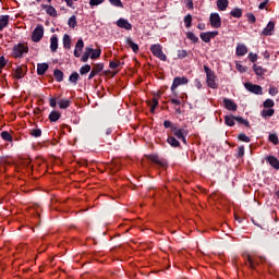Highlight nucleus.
I'll return each instance as SVG.
<instances>
[{
    "label": "nucleus",
    "instance_id": "1",
    "mask_svg": "<svg viewBox=\"0 0 279 279\" xmlns=\"http://www.w3.org/2000/svg\"><path fill=\"white\" fill-rule=\"evenodd\" d=\"M163 128H166V130L170 129V134L186 145V136H189V131H185L184 129H178V126H175L173 122L169 120L163 121Z\"/></svg>",
    "mask_w": 279,
    "mask_h": 279
},
{
    "label": "nucleus",
    "instance_id": "2",
    "mask_svg": "<svg viewBox=\"0 0 279 279\" xmlns=\"http://www.w3.org/2000/svg\"><path fill=\"white\" fill-rule=\"evenodd\" d=\"M205 73H206V82H207V86L209 88H218L217 82L215 80H217V76L215 75V72L208 68V65H204L203 66Z\"/></svg>",
    "mask_w": 279,
    "mask_h": 279
},
{
    "label": "nucleus",
    "instance_id": "3",
    "mask_svg": "<svg viewBox=\"0 0 279 279\" xmlns=\"http://www.w3.org/2000/svg\"><path fill=\"white\" fill-rule=\"evenodd\" d=\"M150 52L155 58H159L162 62H167V54L162 52V46L160 44H154L150 46Z\"/></svg>",
    "mask_w": 279,
    "mask_h": 279
},
{
    "label": "nucleus",
    "instance_id": "4",
    "mask_svg": "<svg viewBox=\"0 0 279 279\" xmlns=\"http://www.w3.org/2000/svg\"><path fill=\"white\" fill-rule=\"evenodd\" d=\"M184 84H189V78H186L184 76L183 77L177 76L173 78V82L171 85V92L174 97H178V92L175 90V88H178V86H182Z\"/></svg>",
    "mask_w": 279,
    "mask_h": 279
},
{
    "label": "nucleus",
    "instance_id": "5",
    "mask_svg": "<svg viewBox=\"0 0 279 279\" xmlns=\"http://www.w3.org/2000/svg\"><path fill=\"white\" fill-rule=\"evenodd\" d=\"M43 36H45V26L39 24L33 31V34H32L33 43H40V40H43Z\"/></svg>",
    "mask_w": 279,
    "mask_h": 279
},
{
    "label": "nucleus",
    "instance_id": "6",
    "mask_svg": "<svg viewBox=\"0 0 279 279\" xmlns=\"http://www.w3.org/2000/svg\"><path fill=\"white\" fill-rule=\"evenodd\" d=\"M29 47L25 44H17L13 47V58H23V53H27Z\"/></svg>",
    "mask_w": 279,
    "mask_h": 279
},
{
    "label": "nucleus",
    "instance_id": "7",
    "mask_svg": "<svg viewBox=\"0 0 279 279\" xmlns=\"http://www.w3.org/2000/svg\"><path fill=\"white\" fill-rule=\"evenodd\" d=\"M244 88L253 95H263V87L260 85L252 84L251 82L244 84Z\"/></svg>",
    "mask_w": 279,
    "mask_h": 279
},
{
    "label": "nucleus",
    "instance_id": "8",
    "mask_svg": "<svg viewBox=\"0 0 279 279\" xmlns=\"http://www.w3.org/2000/svg\"><path fill=\"white\" fill-rule=\"evenodd\" d=\"M13 72V77L15 80H23L27 73V65H17Z\"/></svg>",
    "mask_w": 279,
    "mask_h": 279
},
{
    "label": "nucleus",
    "instance_id": "9",
    "mask_svg": "<svg viewBox=\"0 0 279 279\" xmlns=\"http://www.w3.org/2000/svg\"><path fill=\"white\" fill-rule=\"evenodd\" d=\"M209 21L214 29H219V27H221V16H219V13H211L209 16Z\"/></svg>",
    "mask_w": 279,
    "mask_h": 279
},
{
    "label": "nucleus",
    "instance_id": "10",
    "mask_svg": "<svg viewBox=\"0 0 279 279\" xmlns=\"http://www.w3.org/2000/svg\"><path fill=\"white\" fill-rule=\"evenodd\" d=\"M101 71H104V63L94 64V66L92 68V71L88 75V80H93V77H95L96 75H99V73H101Z\"/></svg>",
    "mask_w": 279,
    "mask_h": 279
},
{
    "label": "nucleus",
    "instance_id": "11",
    "mask_svg": "<svg viewBox=\"0 0 279 279\" xmlns=\"http://www.w3.org/2000/svg\"><path fill=\"white\" fill-rule=\"evenodd\" d=\"M223 104H225V108L227 110H231L232 112H236V110L239 109V106L236 105V102H234L230 98H225Z\"/></svg>",
    "mask_w": 279,
    "mask_h": 279
},
{
    "label": "nucleus",
    "instance_id": "12",
    "mask_svg": "<svg viewBox=\"0 0 279 279\" xmlns=\"http://www.w3.org/2000/svg\"><path fill=\"white\" fill-rule=\"evenodd\" d=\"M116 25H118L121 29H126V32H130V29H132V24L123 17L119 19L116 22Z\"/></svg>",
    "mask_w": 279,
    "mask_h": 279
},
{
    "label": "nucleus",
    "instance_id": "13",
    "mask_svg": "<svg viewBox=\"0 0 279 279\" xmlns=\"http://www.w3.org/2000/svg\"><path fill=\"white\" fill-rule=\"evenodd\" d=\"M276 23L274 21L268 22L267 26L263 31L264 36H272Z\"/></svg>",
    "mask_w": 279,
    "mask_h": 279
},
{
    "label": "nucleus",
    "instance_id": "14",
    "mask_svg": "<svg viewBox=\"0 0 279 279\" xmlns=\"http://www.w3.org/2000/svg\"><path fill=\"white\" fill-rule=\"evenodd\" d=\"M83 49H84V40L78 39L74 49V58H80V56H82L81 51H83Z\"/></svg>",
    "mask_w": 279,
    "mask_h": 279
},
{
    "label": "nucleus",
    "instance_id": "15",
    "mask_svg": "<svg viewBox=\"0 0 279 279\" xmlns=\"http://www.w3.org/2000/svg\"><path fill=\"white\" fill-rule=\"evenodd\" d=\"M167 143L168 145H170V147H173V148L180 147V141H178L175 136L171 135V133H168Z\"/></svg>",
    "mask_w": 279,
    "mask_h": 279
},
{
    "label": "nucleus",
    "instance_id": "16",
    "mask_svg": "<svg viewBox=\"0 0 279 279\" xmlns=\"http://www.w3.org/2000/svg\"><path fill=\"white\" fill-rule=\"evenodd\" d=\"M149 160L157 165V167H167V162L165 160H160L157 155H149Z\"/></svg>",
    "mask_w": 279,
    "mask_h": 279
},
{
    "label": "nucleus",
    "instance_id": "17",
    "mask_svg": "<svg viewBox=\"0 0 279 279\" xmlns=\"http://www.w3.org/2000/svg\"><path fill=\"white\" fill-rule=\"evenodd\" d=\"M41 10H46L49 16H58V11L52 5L41 4Z\"/></svg>",
    "mask_w": 279,
    "mask_h": 279
},
{
    "label": "nucleus",
    "instance_id": "18",
    "mask_svg": "<svg viewBox=\"0 0 279 279\" xmlns=\"http://www.w3.org/2000/svg\"><path fill=\"white\" fill-rule=\"evenodd\" d=\"M125 44L128 45V47H130V49H132V51H133L134 53H138L140 47L137 46L136 43H134V41L132 40V38L126 37V38H125Z\"/></svg>",
    "mask_w": 279,
    "mask_h": 279
},
{
    "label": "nucleus",
    "instance_id": "19",
    "mask_svg": "<svg viewBox=\"0 0 279 279\" xmlns=\"http://www.w3.org/2000/svg\"><path fill=\"white\" fill-rule=\"evenodd\" d=\"M266 160L269 162L270 167L275 168L276 171L279 170V160L275 156L269 155L266 157Z\"/></svg>",
    "mask_w": 279,
    "mask_h": 279
},
{
    "label": "nucleus",
    "instance_id": "20",
    "mask_svg": "<svg viewBox=\"0 0 279 279\" xmlns=\"http://www.w3.org/2000/svg\"><path fill=\"white\" fill-rule=\"evenodd\" d=\"M50 51L56 53L58 51V35H52L50 38Z\"/></svg>",
    "mask_w": 279,
    "mask_h": 279
},
{
    "label": "nucleus",
    "instance_id": "21",
    "mask_svg": "<svg viewBox=\"0 0 279 279\" xmlns=\"http://www.w3.org/2000/svg\"><path fill=\"white\" fill-rule=\"evenodd\" d=\"M10 23V15H1L0 16V32H3L8 24Z\"/></svg>",
    "mask_w": 279,
    "mask_h": 279
},
{
    "label": "nucleus",
    "instance_id": "22",
    "mask_svg": "<svg viewBox=\"0 0 279 279\" xmlns=\"http://www.w3.org/2000/svg\"><path fill=\"white\" fill-rule=\"evenodd\" d=\"M236 56H245L247 53V46L245 44H238L235 49Z\"/></svg>",
    "mask_w": 279,
    "mask_h": 279
},
{
    "label": "nucleus",
    "instance_id": "23",
    "mask_svg": "<svg viewBox=\"0 0 279 279\" xmlns=\"http://www.w3.org/2000/svg\"><path fill=\"white\" fill-rule=\"evenodd\" d=\"M258 262L254 260L251 255H246L245 266L250 267L251 269H256Z\"/></svg>",
    "mask_w": 279,
    "mask_h": 279
},
{
    "label": "nucleus",
    "instance_id": "24",
    "mask_svg": "<svg viewBox=\"0 0 279 279\" xmlns=\"http://www.w3.org/2000/svg\"><path fill=\"white\" fill-rule=\"evenodd\" d=\"M60 117H62V113H60V111L53 110L49 113L48 119L50 123H56V121H58Z\"/></svg>",
    "mask_w": 279,
    "mask_h": 279
},
{
    "label": "nucleus",
    "instance_id": "25",
    "mask_svg": "<svg viewBox=\"0 0 279 279\" xmlns=\"http://www.w3.org/2000/svg\"><path fill=\"white\" fill-rule=\"evenodd\" d=\"M49 70V64L47 63H38L37 64V75H45Z\"/></svg>",
    "mask_w": 279,
    "mask_h": 279
},
{
    "label": "nucleus",
    "instance_id": "26",
    "mask_svg": "<svg viewBox=\"0 0 279 279\" xmlns=\"http://www.w3.org/2000/svg\"><path fill=\"white\" fill-rule=\"evenodd\" d=\"M230 4V1L228 0H217V7L220 12H226L228 10V5Z\"/></svg>",
    "mask_w": 279,
    "mask_h": 279
},
{
    "label": "nucleus",
    "instance_id": "27",
    "mask_svg": "<svg viewBox=\"0 0 279 279\" xmlns=\"http://www.w3.org/2000/svg\"><path fill=\"white\" fill-rule=\"evenodd\" d=\"M57 104L61 110H66V108H69L71 106V100H69L66 98H62V99L58 100Z\"/></svg>",
    "mask_w": 279,
    "mask_h": 279
},
{
    "label": "nucleus",
    "instance_id": "28",
    "mask_svg": "<svg viewBox=\"0 0 279 279\" xmlns=\"http://www.w3.org/2000/svg\"><path fill=\"white\" fill-rule=\"evenodd\" d=\"M253 70H254L255 75H258L260 77H263V75H265V73H267V69H264L263 66L257 65V64L253 65Z\"/></svg>",
    "mask_w": 279,
    "mask_h": 279
},
{
    "label": "nucleus",
    "instance_id": "29",
    "mask_svg": "<svg viewBox=\"0 0 279 279\" xmlns=\"http://www.w3.org/2000/svg\"><path fill=\"white\" fill-rule=\"evenodd\" d=\"M53 77H54L56 82H64V72H62L59 69H54Z\"/></svg>",
    "mask_w": 279,
    "mask_h": 279
},
{
    "label": "nucleus",
    "instance_id": "30",
    "mask_svg": "<svg viewBox=\"0 0 279 279\" xmlns=\"http://www.w3.org/2000/svg\"><path fill=\"white\" fill-rule=\"evenodd\" d=\"M90 53H93V48L86 47L85 52L81 58V62H88V58H90Z\"/></svg>",
    "mask_w": 279,
    "mask_h": 279
},
{
    "label": "nucleus",
    "instance_id": "31",
    "mask_svg": "<svg viewBox=\"0 0 279 279\" xmlns=\"http://www.w3.org/2000/svg\"><path fill=\"white\" fill-rule=\"evenodd\" d=\"M234 121H236V117H234V116H225V123L229 128H233Z\"/></svg>",
    "mask_w": 279,
    "mask_h": 279
},
{
    "label": "nucleus",
    "instance_id": "32",
    "mask_svg": "<svg viewBox=\"0 0 279 279\" xmlns=\"http://www.w3.org/2000/svg\"><path fill=\"white\" fill-rule=\"evenodd\" d=\"M68 25H69V27H71L72 29H75V27H77V16L72 15V16L68 20Z\"/></svg>",
    "mask_w": 279,
    "mask_h": 279
},
{
    "label": "nucleus",
    "instance_id": "33",
    "mask_svg": "<svg viewBox=\"0 0 279 279\" xmlns=\"http://www.w3.org/2000/svg\"><path fill=\"white\" fill-rule=\"evenodd\" d=\"M63 47L64 49H71V36L69 34L63 35Z\"/></svg>",
    "mask_w": 279,
    "mask_h": 279
},
{
    "label": "nucleus",
    "instance_id": "34",
    "mask_svg": "<svg viewBox=\"0 0 279 279\" xmlns=\"http://www.w3.org/2000/svg\"><path fill=\"white\" fill-rule=\"evenodd\" d=\"M230 14L233 19H241V16H243V10L235 8L230 12Z\"/></svg>",
    "mask_w": 279,
    "mask_h": 279
},
{
    "label": "nucleus",
    "instance_id": "35",
    "mask_svg": "<svg viewBox=\"0 0 279 279\" xmlns=\"http://www.w3.org/2000/svg\"><path fill=\"white\" fill-rule=\"evenodd\" d=\"M1 138L4 140L7 143H12V141H13L12 134H10V132H8V131L1 132Z\"/></svg>",
    "mask_w": 279,
    "mask_h": 279
},
{
    "label": "nucleus",
    "instance_id": "36",
    "mask_svg": "<svg viewBox=\"0 0 279 279\" xmlns=\"http://www.w3.org/2000/svg\"><path fill=\"white\" fill-rule=\"evenodd\" d=\"M29 134L34 138H40V136H43V130H40V129H32Z\"/></svg>",
    "mask_w": 279,
    "mask_h": 279
},
{
    "label": "nucleus",
    "instance_id": "37",
    "mask_svg": "<svg viewBox=\"0 0 279 279\" xmlns=\"http://www.w3.org/2000/svg\"><path fill=\"white\" fill-rule=\"evenodd\" d=\"M275 113H276V110H274L272 108L264 109L262 111V117H264V119H266V117H274Z\"/></svg>",
    "mask_w": 279,
    "mask_h": 279
},
{
    "label": "nucleus",
    "instance_id": "38",
    "mask_svg": "<svg viewBox=\"0 0 279 279\" xmlns=\"http://www.w3.org/2000/svg\"><path fill=\"white\" fill-rule=\"evenodd\" d=\"M186 38H189V40H192L194 44L199 43V37L195 36V33L193 32H187Z\"/></svg>",
    "mask_w": 279,
    "mask_h": 279
},
{
    "label": "nucleus",
    "instance_id": "39",
    "mask_svg": "<svg viewBox=\"0 0 279 279\" xmlns=\"http://www.w3.org/2000/svg\"><path fill=\"white\" fill-rule=\"evenodd\" d=\"M78 80H80V74L77 72H73L69 77V82H71L72 84H77Z\"/></svg>",
    "mask_w": 279,
    "mask_h": 279
},
{
    "label": "nucleus",
    "instance_id": "40",
    "mask_svg": "<svg viewBox=\"0 0 279 279\" xmlns=\"http://www.w3.org/2000/svg\"><path fill=\"white\" fill-rule=\"evenodd\" d=\"M101 57V49H93L90 53V60H97V58Z\"/></svg>",
    "mask_w": 279,
    "mask_h": 279
},
{
    "label": "nucleus",
    "instance_id": "41",
    "mask_svg": "<svg viewBox=\"0 0 279 279\" xmlns=\"http://www.w3.org/2000/svg\"><path fill=\"white\" fill-rule=\"evenodd\" d=\"M235 121L241 123V125H245V128H250V121L245 120L243 117H235Z\"/></svg>",
    "mask_w": 279,
    "mask_h": 279
},
{
    "label": "nucleus",
    "instance_id": "42",
    "mask_svg": "<svg viewBox=\"0 0 279 279\" xmlns=\"http://www.w3.org/2000/svg\"><path fill=\"white\" fill-rule=\"evenodd\" d=\"M90 69H92L90 64H85V65L81 66L80 73L82 75H86L87 73H90Z\"/></svg>",
    "mask_w": 279,
    "mask_h": 279
},
{
    "label": "nucleus",
    "instance_id": "43",
    "mask_svg": "<svg viewBox=\"0 0 279 279\" xmlns=\"http://www.w3.org/2000/svg\"><path fill=\"white\" fill-rule=\"evenodd\" d=\"M268 138H269L270 143H272L274 145H278L279 138L276 133H270Z\"/></svg>",
    "mask_w": 279,
    "mask_h": 279
},
{
    "label": "nucleus",
    "instance_id": "44",
    "mask_svg": "<svg viewBox=\"0 0 279 279\" xmlns=\"http://www.w3.org/2000/svg\"><path fill=\"white\" fill-rule=\"evenodd\" d=\"M201 39L203 40V43H210L211 38L208 32L206 33H201Z\"/></svg>",
    "mask_w": 279,
    "mask_h": 279
},
{
    "label": "nucleus",
    "instance_id": "45",
    "mask_svg": "<svg viewBox=\"0 0 279 279\" xmlns=\"http://www.w3.org/2000/svg\"><path fill=\"white\" fill-rule=\"evenodd\" d=\"M238 138L242 143H250V141H251L250 136H247L245 133L239 134Z\"/></svg>",
    "mask_w": 279,
    "mask_h": 279
},
{
    "label": "nucleus",
    "instance_id": "46",
    "mask_svg": "<svg viewBox=\"0 0 279 279\" xmlns=\"http://www.w3.org/2000/svg\"><path fill=\"white\" fill-rule=\"evenodd\" d=\"M274 106H276V102L272 99L268 98L264 101V108H274Z\"/></svg>",
    "mask_w": 279,
    "mask_h": 279
},
{
    "label": "nucleus",
    "instance_id": "47",
    "mask_svg": "<svg viewBox=\"0 0 279 279\" xmlns=\"http://www.w3.org/2000/svg\"><path fill=\"white\" fill-rule=\"evenodd\" d=\"M191 23H193V16H191V14H187V15L184 17L185 27H191Z\"/></svg>",
    "mask_w": 279,
    "mask_h": 279
},
{
    "label": "nucleus",
    "instance_id": "48",
    "mask_svg": "<svg viewBox=\"0 0 279 279\" xmlns=\"http://www.w3.org/2000/svg\"><path fill=\"white\" fill-rule=\"evenodd\" d=\"M189 56V51L186 50H178V58L179 60H184Z\"/></svg>",
    "mask_w": 279,
    "mask_h": 279
},
{
    "label": "nucleus",
    "instance_id": "49",
    "mask_svg": "<svg viewBox=\"0 0 279 279\" xmlns=\"http://www.w3.org/2000/svg\"><path fill=\"white\" fill-rule=\"evenodd\" d=\"M109 3L116 8H123V2H121V0H109Z\"/></svg>",
    "mask_w": 279,
    "mask_h": 279
},
{
    "label": "nucleus",
    "instance_id": "50",
    "mask_svg": "<svg viewBox=\"0 0 279 279\" xmlns=\"http://www.w3.org/2000/svg\"><path fill=\"white\" fill-rule=\"evenodd\" d=\"M106 0H89L90 8H95V5H101Z\"/></svg>",
    "mask_w": 279,
    "mask_h": 279
},
{
    "label": "nucleus",
    "instance_id": "51",
    "mask_svg": "<svg viewBox=\"0 0 279 279\" xmlns=\"http://www.w3.org/2000/svg\"><path fill=\"white\" fill-rule=\"evenodd\" d=\"M248 60L250 62H256L258 60V54L254 53V52H250L248 53Z\"/></svg>",
    "mask_w": 279,
    "mask_h": 279
},
{
    "label": "nucleus",
    "instance_id": "52",
    "mask_svg": "<svg viewBox=\"0 0 279 279\" xmlns=\"http://www.w3.org/2000/svg\"><path fill=\"white\" fill-rule=\"evenodd\" d=\"M235 68L240 73H247V66H243L241 63H236Z\"/></svg>",
    "mask_w": 279,
    "mask_h": 279
},
{
    "label": "nucleus",
    "instance_id": "53",
    "mask_svg": "<svg viewBox=\"0 0 279 279\" xmlns=\"http://www.w3.org/2000/svg\"><path fill=\"white\" fill-rule=\"evenodd\" d=\"M246 17L248 23H252V24L256 23V15H254V13H248Z\"/></svg>",
    "mask_w": 279,
    "mask_h": 279
},
{
    "label": "nucleus",
    "instance_id": "54",
    "mask_svg": "<svg viewBox=\"0 0 279 279\" xmlns=\"http://www.w3.org/2000/svg\"><path fill=\"white\" fill-rule=\"evenodd\" d=\"M243 156H245V147L240 146L238 148V158H243Z\"/></svg>",
    "mask_w": 279,
    "mask_h": 279
},
{
    "label": "nucleus",
    "instance_id": "55",
    "mask_svg": "<svg viewBox=\"0 0 279 279\" xmlns=\"http://www.w3.org/2000/svg\"><path fill=\"white\" fill-rule=\"evenodd\" d=\"M8 64V60H5L4 56L0 57V69H5V65Z\"/></svg>",
    "mask_w": 279,
    "mask_h": 279
},
{
    "label": "nucleus",
    "instance_id": "56",
    "mask_svg": "<svg viewBox=\"0 0 279 279\" xmlns=\"http://www.w3.org/2000/svg\"><path fill=\"white\" fill-rule=\"evenodd\" d=\"M120 64H121V61H118V62L110 61L109 66H110V69H119Z\"/></svg>",
    "mask_w": 279,
    "mask_h": 279
},
{
    "label": "nucleus",
    "instance_id": "57",
    "mask_svg": "<svg viewBox=\"0 0 279 279\" xmlns=\"http://www.w3.org/2000/svg\"><path fill=\"white\" fill-rule=\"evenodd\" d=\"M50 108H56L58 106V100L56 98L49 99Z\"/></svg>",
    "mask_w": 279,
    "mask_h": 279
},
{
    "label": "nucleus",
    "instance_id": "58",
    "mask_svg": "<svg viewBox=\"0 0 279 279\" xmlns=\"http://www.w3.org/2000/svg\"><path fill=\"white\" fill-rule=\"evenodd\" d=\"M269 95H271V97H276V95H278V88L270 87L269 88Z\"/></svg>",
    "mask_w": 279,
    "mask_h": 279
},
{
    "label": "nucleus",
    "instance_id": "59",
    "mask_svg": "<svg viewBox=\"0 0 279 279\" xmlns=\"http://www.w3.org/2000/svg\"><path fill=\"white\" fill-rule=\"evenodd\" d=\"M208 34H209V38H215V37H217V36H219V31H213V32H208Z\"/></svg>",
    "mask_w": 279,
    "mask_h": 279
},
{
    "label": "nucleus",
    "instance_id": "60",
    "mask_svg": "<svg viewBox=\"0 0 279 279\" xmlns=\"http://www.w3.org/2000/svg\"><path fill=\"white\" fill-rule=\"evenodd\" d=\"M170 104H173L174 106H180L182 102L179 99L172 98L170 99Z\"/></svg>",
    "mask_w": 279,
    "mask_h": 279
},
{
    "label": "nucleus",
    "instance_id": "61",
    "mask_svg": "<svg viewBox=\"0 0 279 279\" xmlns=\"http://www.w3.org/2000/svg\"><path fill=\"white\" fill-rule=\"evenodd\" d=\"M186 8H189V10H193V0H187Z\"/></svg>",
    "mask_w": 279,
    "mask_h": 279
},
{
    "label": "nucleus",
    "instance_id": "62",
    "mask_svg": "<svg viewBox=\"0 0 279 279\" xmlns=\"http://www.w3.org/2000/svg\"><path fill=\"white\" fill-rule=\"evenodd\" d=\"M195 86H196V88H202V82L199 81V78H196L195 80Z\"/></svg>",
    "mask_w": 279,
    "mask_h": 279
},
{
    "label": "nucleus",
    "instance_id": "63",
    "mask_svg": "<svg viewBox=\"0 0 279 279\" xmlns=\"http://www.w3.org/2000/svg\"><path fill=\"white\" fill-rule=\"evenodd\" d=\"M69 8H73V0H64ZM77 1V0H74Z\"/></svg>",
    "mask_w": 279,
    "mask_h": 279
},
{
    "label": "nucleus",
    "instance_id": "64",
    "mask_svg": "<svg viewBox=\"0 0 279 279\" xmlns=\"http://www.w3.org/2000/svg\"><path fill=\"white\" fill-rule=\"evenodd\" d=\"M267 8V1H264L259 4V10H265Z\"/></svg>",
    "mask_w": 279,
    "mask_h": 279
}]
</instances>
